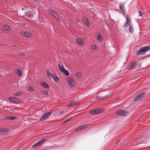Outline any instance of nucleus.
<instances>
[{
    "mask_svg": "<svg viewBox=\"0 0 150 150\" xmlns=\"http://www.w3.org/2000/svg\"><path fill=\"white\" fill-rule=\"evenodd\" d=\"M150 50V46H146L141 48L137 52L138 55H143L145 54L146 52Z\"/></svg>",
    "mask_w": 150,
    "mask_h": 150,
    "instance_id": "obj_1",
    "label": "nucleus"
},
{
    "mask_svg": "<svg viewBox=\"0 0 150 150\" xmlns=\"http://www.w3.org/2000/svg\"><path fill=\"white\" fill-rule=\"evenodd\" d=\"M139 64L136 62H130L128 67L129 69H134L137 68L139 67Z\"/></svg>",
    "mask_w": 150,
    "mask_h": 150,
    "instance_id": "obj_2",
    "label": "nucleus"
},
{
    "mask_svg": "<svg viewBox=\"0 0 150 150\" xmlns=\"http://www.w3.org/2000/svg\"><path fill=\"white\" fill-rule=\"evenodd\" d=\"M103 111V110L102 108H98L90 111V113L92 115H97L101 113Z\"/></svg>",
    "mask_w": 150,
    "mask_h": 150,
    "instance_id": "obj_3",
    "label": "nucleus"
},
{
    "mask_svg": "<svg viewBox=\"0 0 150 150\" xmlns=\"http://www.w3.org/2000/svg\"><path fill=\"white\" fill-rule=\"evenodd\" d=\"M52 112V111L47 112L45 114L41 117L40 120L41 121H43L48 118L51 115Z\"/></svg>",
    "mask_w": 150,
    "mask_h": 150,
    "instance_id": "obj_4",
    "label": "nucleus"
},
{
    "mask_svg": "<svg viewBox=\"0 0 150 150\" xmlns=\"http://www.w3.org/2000/svg\"><path fill=\"white\" fill-rule=\"evenodd\" d=\"M116 114L120 116H124L127 115V112L124 110H119L116 112Z\"/></svg>",
    "mask_w": 150,
    "mask_h": 150,
    "instance_id": "obj_5",
    "label": "nucleus"
},
{
    "mask_svg": "<svg viewBox=\"0 0 150 150\" xmlns=\"http://www.w3.org/2000/svg\"><path fill=\"white\" fill-rule=\"evenodd\" d=\"M126 22L123 25V28H126L128 26L131 25V20L130 18L127 16L126 17Z\"/></svg>",
    "mask_w": 150,
    "mask_h": 150,
    "instance_id": "obj_6",
    "label": "nucleus"
},
{
    "mask_svg": "<svg viewBox=\"0 0 150 150\" xmlns=\"http://www.w3.org/2000/svg\"><path fill=\"white\" fill-rule=\"evenodd\" d=\"M145 95V93H141L139 94L138 96H136V97L134 98V101H138L142 98Z\"/></svg>",
    "mask_w": 150,
    "mask_h": 150,
    "instance_id": "obj_7",
    "label": "nucleus"
},
{
    "mask_svg": "<svg viewBox=\"0 0 150 150\" xmlns=\"http://www.w3.org/2000/svg\"><path fill=\"white\" fill-rule=\"evenodd\" d=\"M67 81L70 86L71 88L73 87L74 86V81L73 79L70 77H68Z\"/></svg>",
    "mask_w": 150,
    "mask_h": 150,
    "instance_id": "obj_8",
    "label": "nucleus"
},
{
    "mask_svg": "<svg viewBox=\"0 0 150 150\" xmlns=\"http://www.w3.org/2000/svg\"><path fill=\"white\" fill-rule=\"evenodd\" d=\"M9 100L10 101L15 103H19L20 102V100L18 99L13 97H10L9 98Z\"/></svg>",
    "mask_w": 150,
    "mask_h": 150,
    "instance_id": "obj_9",
    "label": "nucleus"
},
{
    "mask_svg": "<svg viewBox=\"0 0 150 150\" xmlns=\"http://www.w3.org/2000/svg\"><path fill=\"white\" fill-rule=\"evenodd\" d=\"M50 13L56 19L59 21V19L58 15L53 10H51L50 11Z\"/></svg>",
    "mask_w": 150,
    "mask_h": 150,
    "instance_id": "obj_10",
    "label": "nucleus"
},
{
    "mask_svg": "<svg viewBox=\"0 0 150 150\" xmlns=\"http://www.w3.org/2000/svg\"><path fill=\"white\" fill-rule=\"evenodd\" d=\"M77 43L79 45L82 46L83 45L84 40L82 38H77L76 39Z\"/></svg>",
    "mask_w": 150,
    "mask_h": 150,
    "instance_id": "obj_11",
    "label": "nucleus"
},
{
    "mask_svg": "<svg viewBox=\"0 0 150 150\" xmlns=\"http://www.w3.org/2000/svg\"><path fill=\"white\" fill-rule=\"evenodd\" d=\"M21 34L22 35L27 37H30L31 35V34L27 31H23V32H22Z\"/></svg>",
    "mask_w": 150,
    "mask_h": 150,
    "instance_id": "obj_12",
    "label": "nucleus"
},
{
    "mask_svg": "<svg viewBox=\"0 0 150 150\" xmlns=\"http://www.w3.org/2000/svg\"><path fill=\"white\" fill-rule=\"evenodd\" d=\"M87 125H83L82 126H81L78 127H77L76 129V131H79L80 130H81L83 129H86V127H87Z\"/></svg>",
    "mask_w": 150,
    "mask_h": 150,
    "instance_id": "obj_13",
    "label": "nucleus"
},
{
    "mask_svg": "<svg viewBox=\"0 0 150 150\" xmlns=\"http://www.w3.org/2000/svg\"><path fill=\"white\" fill-rule=\"evenodd\" d=\"M58 66L60 70L62 72L65 69L63 64L61 63L58 64Z\"/></svg>",
    "mask_w": 150,
    "mask_h": 150,
    "instance_id": "obj_14",
    "label": "nucleus"
},
{
    "mask_svg": "<svg viewBox=\"0 0 150 150\" xmlns=\"http://www.w3.org/2000/svg\"><path fill=\"white\" fill-rule=\"evenodd\" d=\"M40 85L43 87L46 88H48L49 87L47 83L44 82H41L40 83Z\"/></svg>",
    "mask_w": 150,
    "mask_h": 150,
    "instance_id": "obj_15",
    "label": "nucleus"
},
{
    "mask_svg": "<svg viewBox=\"0 0 150 150\" xmlns=\"http://www.w3.org/2000/svg\"><path fill=\"white\" fill-rule=\"evenodd\" d=\"M83 21L85 24L87 26H89V25L88 21L86 18H84L83 19Z\"/></svg>",
    "mask_w": 150,
    "mask_h": 150,
    "instance_id": "obj_16",
    "label": "nucleus"
},
{
    "mask_svg": "<svg viewBox=\"0 0 150 150\" xmlns=\"http://www.w3.org/2000/svg\"><path fill=\"white\" fill-rule=\"evenodd\" d=\"M40 145H41L40 142H39V141L36 142V143L34 144L33 145V148H34L35 147H36L38 146H39Z\"/></svg>",
    "mask_w": 150,
    "mask_h": 150,
    "instance_id": "obj_17",
    "label": "nucleus"
},
{
    "mask_svg": "<svg viewBox=\"0 0 150 150\" xmlns=\"http://www.w3.org/2000/svg\"><path fill=\"white\" fill-rule=\"evenodd\" d=\"M40 145H41L40 142H39V141L36 142V143L34 144L33 145V148H34L35 147H36L38 146H39Z\"/></svg>",
    "mask_w": 150,
    "mask_h": 150,
    "instance_id": "obj_18",
    "label": "nucleus"
},
{
    "mask_svg": "<svg viewBox=\"0 0 150 150\" xmlns=\"http://www.w3.org/2000/svg\"><path fill=\"white\" fill-rule=\"evenodd\" d=\"M120 10L122 11H125V9L124 6L123 5V4H120Z\"/></svg>",
    "mask_w": 150,
    "mask_h": 150,
    "instance_id": "obj_19",
    "label": "nucleus"
},
{
    "mask_svg": "<svg viewBox=\"0 0 150 150\" xmlns=\"http://www.w3.org/2000/svg\"><path fill=\"white\" fill-rule=\"evenodd\" d=\"M64 74L66 76H68L69 75V72L65 69L62 71Z\"/></svg>",
    "mask_w": 150,
    "mask_h": 150,
    "instance_id": "obj_20",
    "label": "nucleus"
},
{
    "mask_svg": "<svg viewBox=\"0 0 150 150\" xmlns=\"http://www.w3.org/2000/svg\"><path fill=\"white\" fill-rule=\"evenodd\" d=\"M47 139L46 138H43L41 140L39 141V142H40L41 144H43L44 142L46 141Z\"/></svg>",
    "mask_w": 150,
    "mask_h": 150,
    "instance_id": "obj_21",
    "label": "nucleus"
},
{
    "mask_svg": "<svg viewBox=\"0 0 150 150\" xmlns=\"http://www.w3.org/2000/svg\"><path fill=\"white\" fill-rule=\"evenodd\" d=\"M54 80L55 81H57L58 80V79L57 76L56 75H54L52 76Z\"/></svg>",
    "mask_w": 150,
    "mask_h": 150,
    "instance_id": "obj_22",
    "label": "nucleus"
},
{
    "mask_svg": "<svg viewBox=\"0 0 150 150\" xmlns=\"http://www.w3.org/2000/svg\"><path fill=\"white\" fill-rule=\"evenodd\" d=\"M22 94L23 93L22 92H19L14 93V96H21V95H22Z\"/></svg>",
    "mask_w": 150,
    "mask_h": 150,
    "instance_id": "obj_23",
    "label": "nucleus"
},
{
    "mask_svg": "<svg viewBox=\"0 0 150 150\" xmlns=\"http://www.w3.org/2000/svg\"><path fill=\"white\" fill-rule=\"evenodd\" d=\"M4 28L6 30L8 31L10 30L9 27L7 25H4L3 26Z\"/></svg>",
    "mask_w": 150,
    "mask_h": 150,
    "instance_id": "obj_24",
    "label": "nucleus"
},
{
    "mask_svg": "<svg viewBox=\"0 0 150 150\" xmlns=\"http://www.w3.org/2000/svg\"><path fill=\"white\" fill-rule=\"evenodd\" d=\"M46 74L47 76L49 77H51L52 76V75L51 74L50 71L49 70H47L46 71Z\"/></svg>",
    "mask_w": 150,
    "mask_h": 150,
    "instance_id": "obj_25",
    "label": "nucleus"
},
{
    "mask_svg": "<svg viewBox=\"0 0 150 150\" xmlns=\"http://www.w3.org/2000/svg\"><path fill=\"white\" fill-rule=\"evenodd\" d=\"M108 96L107 95H106L105 96H100V97H97V98L98 99H104L108 97Z\"/></svg>",
    "mask_w": 150,
    "mask_h": 150,
    "instance_id": "obj_26",
    "label": "nucleus"
},
{
    "mask_svg": "<svg viewBox=\"0 0 150 150\" xmlns=\"http://www.w3.org/2000/svg\"><path fill=\"white\" fill-rule=\"evenodd\" d=\"M22 73L21 71L20 70H18L17 71V74L18 76H21Z\"/></svg>",
    "mask_w": 150,
    "mask_h": 150,
    "instance_id": "obj_27",
    "label": "nucleus"
},
{
    "mask_svg": "<svg viewBox=\"0 0 150 150\" xmlns=\"http://www.w3.org/2000/svg\"><path fill=\"white\" fill-rule=\"evenodd\" d=\"M76 104H77V102H76L72 101L70 103V105H69V106H72L73 105H75Z\"/></svg>",
    "mask_w": 150,
    "mask_h": 150,
    "instance_id": "obj_28",
    "label": "nucleus"
},
{
    "mask_svg": "<svg viewBox=\"0 0 150 150\" xmlns=\"http://www.w3.org/2000/svg\"><path fill=\"white\" fill-rule=\"evenodd\" d=\"M7 119L8 120H13L14 119H16V117H15L13 116V117H7Z\"/></svg>",
    "mask_w": 150,
    "mask_h": 150,
    "instance_id": "obj_29",
    "label": "nucleus"
},
{
    "mask_svg": "<svg viewBox=\"0 0 150 150\" xmlns=\"http://www.w3.org/2000/svg\"><path fill=\"white\" fill-rule=\"evenodd\" d=\"M28 89L31 92L33 91L34 90V88L31 86H29L28 87Z\"/></svg>",
    "mask_w": 150,
    "mask_h": 150,
    "instance_id": "obj_30",
    "label": "nucleus"
},
{
    "mask_svg": "<svg viewBox=\"0 0 150 150\" xmlns=\"http://www.w3.org/2000/svg\"><path fill=\"white\" fill-rule=\"evenodd\" d=\"M129 31L130 32H132L133 31V26L132 25L129 26Z\"/></svg>",
    "mask_w": 150,
    "mask_h": 150,
    "instance_id": "obj_31",
    "label": "nucleus"
},
{
    "mask_svg": "<svg viewBox=\"0 0 150 150\" xmlns=\"http://www.w3.org/2000/svg\"><path fill=\"white\" fill-rule=\"evenodd\" d=\"M76 75L78 77H80L81 76V74L79 72H76Z\"/></svg>",
    "mask_w": 150,
    "mask_h": 150,
    "instance_id": "obj_32",
    "label": "nucleus"
},
{
    "mask_svg": "<svg viewBox=\"0 0 150 150\" xmlns=\"http://www.w3.org/2000/svg\"><path fill=\"white\" fill-rule=\"evenodd\" d=\"M97 39L99 40H101V36L100 35H99L97 37Z\"/></svg>",
    "mask_w": 150,
    "mask_h": 150,
    "instance_id": "obj_33",
    "label": "nucleus"
},
{
    "mask_svg": "<svg viewBox=\"0 0 150 150\" xmlns=\"http://www.w3.org/2000/svg\"><path fill=\"white\" fill-rule=\"evenodd\" d=\"M97 48L96 46L95 45H93L91 47V48L93 50H95Z\"/></svg>",
    "mask_w": 150,
    "mask_h": 150,
    "instance_id": "obj_34",
    "label": "nucleus"
},
{
    "mask_svg": "<svg viewBox=\"0 0 150 150\" xmlns=\"http://www.w3.org/2000/svg\"><path fill=\"white\" fill-rule=\"evenodd\" d=\"M27 16L28 17H30V18H32V15L31 14V13H28L27 14Z\"/></svg>",
    "mask_w": 150,
    "mask_h": 150,
    "instance_id": "obj_35",
    "label": "nucleus"
},
{
    "mask_svg": "<svg viewBox=\"0 0 150 150\" xmlns=\"http://www.w3.org/2000/svg\"><path fill=\"white\" fill-rule=\"evenodd\" d=\"M138 13H139V16H142V12L141 11H139Z\"/></svg>",
    "mask_w": 150,
    "mask_h": 150,
    "instance_id": "obj_36",
    "label": "nucleus"
},
{
    "mask_svg": "<svg viewBox=\"0 0 150 150\" xmlns=\"http://www.w3.org/2000/svg\"><path fill=\"white\" fill-rule=\"evenodd\" d=\"M5 131L4 129L2 128H0V132H4Z\"/></svg>",
    "mask_w": 150,
    "mask_h": 150,
    "instance_id": "obj_37",
    "label": "nucleus"
},
{
    "mask_svg": "<svg viewBox=\"0 0 150 150\" xmlns=\"http://www.w3.org/2000/svg\"><path fill=\"white\" fill-rule=\"evenodd\" d=\"M46 95H48V93L46 91H44L43 92Z\"/></svg>",
    "mask_w": 150,
    "mask_h": 150,
    "instance_id": "obj_38",
    "label": "nucleus"
},
{
    "mask_svg": "<svg viewBox=\"0 0 150 150\" xmlns=\"http://www.w3.org/2000/svg\"><path fill=\"white\" fill-rule=\"evenodd\" d=\"M68 122H69V120H66L64 121V122L65 123H67Z\"/></svg>",
    "mask_w": 150,
    "mask_h": 150,
    "instance_id": "obj_39",
    "label": "nucleus"
},
{
    "mask_svg": "<svg viewBox=\"0 0 150 150\" xmlns=\"http://www.w3.org/2000/svg\"><path fill=\"white\" fill-rule=\"evenodd\" d=\"M122 12H123V14L125 15V11H122Z\"/></svg>",
    "mask_w": 150,
    "mask_h": 150,
    "instance_id": "obj_40",
    "label": "nucleus"
},
{
    "mask_svg": "<svg viewBox=\"0 0 150 150\" xmlns=\"http://www.w3.org/2000/svg\"><path fill=\"white\" fill-rule=\"evenodd\" d=\"M64 113V112L63 111H62L60 113V114H63V113Z\"/></svg>",
    "mask_w": 150,
    "mask_h": 150,
    "instance_id": "obj_41",
    "label": "nucleus"
},
{
    "mask_svg": "<svg viewBox=\"0 0 150 150\" xmlns=\"http://www.w3.org/2000/svg\"><path fill=\"white\" fill-rule=\"evenodd\" d=\"M35 1L36 2H38V0H33Z\"/></svg>",
    "mask_w": 150,
    "mask_h": 150,
    "instance_id": "obj_42",
    "label": "nucleus"
},
{
    "mask_svg": "<svg viewBox=\"0 0 150 150\" xmlns=\"http://www.w3.org/2000/svg\"><path fill=\"white\" fill-rule=\"evenodd\" d=\"M77 21L78 22H79V20H77Z\"/></svg>",
    "mask_w": 150,
    "mask_h": 150,
    "instance_id": "obj_43",
    "label": "nucleus"
}]
</instances>
